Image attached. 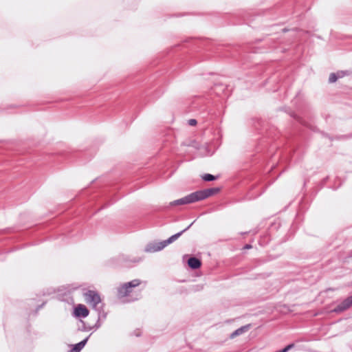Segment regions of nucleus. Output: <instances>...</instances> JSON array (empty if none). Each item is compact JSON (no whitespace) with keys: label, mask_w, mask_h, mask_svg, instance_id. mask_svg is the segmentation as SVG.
Segmentation results:
<instances>
[{"label":"nucleus","mask_w":352,"mask_h":352,"mask_svg":"<svg viewBox=\"0 0 352 352\" xmlns=\"http://www.w3.org/2000/svg\"><path fill=\"white\" fill-rule=\"evenodd\" d=\"M294 346V344H289L288 345H287L286 346H285L283 349H282L281 350L278 351H276V352H287L289 351L291 349H292L293 347Z\"/></svg>","instance_id":"dca6fc26"},{"label":"nucleus","mask_w":352,"mask_h":352,"mask_svg":"<svg viewBox=\"0 0 352 352\" xmlns=\"http://www.w3.org/2000/svg\"><path fill=\"white\" fill-rule=\"evenodd\" d=\"M245 249H250L252 248V245L250 244H246L244 247Z\"/></svg>","instance_id":"6ab92c4d"},{"label":"nucleus","mask_w":352,"mask_h":352,"mask_svg":"<svg viewBox=\"0 0 352 352\" xmlns=\"http://www.w3.org/2000/svg\"><path fill=\"white\" fill-rule=\"evenodd\" d=\"M118 263L126 267H131L132 264L138 263L142 261L140 257L131 256L129 255L120 254L116 257Z\"/></svg>","instance_id":"7ed1b4c3"},{"label":"nucleus","mask_w":352,"mask_h":352,"mask_svg":"<svg viewBox=\"0 0 352 352\" xmlns=\"http://www.w3.org/2000/svg\"><path fill=\"white\" fill-rule=\"evenodd\" d=\"M219 191V188H210L204 189L202 190H198L195 192V195L197 198V201H201L204 200L216 193H217Z\"/></svg>","instance_id":"39448f33"},{"label":"nucleus","mask_w":352,"mask_h":352,"mask_svg":"<svg viewBox=\"0 0 352 352\" xmlns=\"http://www.w3.org/2000/svg\"><path fill=\"white\" fill-rule=\"evenodd\" d=\"M249 328H250V324L243 326V327L237 329L236 330H235L234 332H232L230 337L232 338H234L236 336H239V335L243 333L244 332L247 331L249 329Z\"/></svg>","instance_id":"f8f14e48"},{"label":"nucleus","mask_w":352,"mask_h":352,"mask_svg":"<svg viewBox=\"0 0 352 352\" xmlns=\"http://www.w3.org/2000/svg\"><path fill=\"white\" fill-rule=\"evenodd\" d=\"M85 301L91 305L92 307L98 312H101L102 310V303L101 298L98 292L93 290H88L84 294Z\"/></svg>","instance_id":"f03ea898"},{"label":"nucleus","mask_w":352,"mask_h":352,"mask_svg":"<svg viewBox=\"0 0 352 352\" xmlns=\"http://www.w3.org/2000/svg\"><path fill=\"white\" fill-rule=\"evenodd\" d=\"M351 256H352V250H351Z\"/></svg>","instance_id":"412c9836"},{"label":"nucleus","mask_w":352,"mask_h":352,"mask_svg":"<svg viewBox=\"0 0 352 352\" xmlns=\"http://www.w3.org/2000/svg\"><path fill=\"white\" fill-rule=\"evenodd\" d=\"M194 222H192V223H190L187 228H186L185 229H184L183 230H182L181 232H178V233H176L173 235H172L171 236H170L168 239L166 240H164V241H162L165 247H166L168 245L173 243L174 241H175L177 239H179V236H182V234L183 233H184L186 231H187L190 227L193 224Z\"/></svg>","instance_id":"1a4fd4ad"},{"label":"nucleus","mask_w":352,"mask_h":352,"mask_svg":"<svg viewBox=\"0 0 352 352\" xmlns=\"http://www.w3.org/2000/svg\"><path fill=\"white\" fill-rule=\"evenodd\" d=\"M100 313H101V312H98V320H97V321H96V324H95L93 327H90V328H89V329H94L95 330H96V329H98V328H100V326H101V322H100Z\"/></svg>","instance_id":"4468645a"},{"label":"nucleus","mask_w":352,"mask_h":352,"mask_svg":"<svg viewBox=\"0 0 352 352\" xmlns=\"http://www.w3.org/2000/svg\"><path fill=\"white\" fill-rule=\"evenodd\" d=\"M188 123L190 126H195L197 123V121L195 119H190L188 120Z\"/></svg>","instance_id":"a211bd4d"},{"label":"nucleus","mask_w":352,"mask_h":352,"mask_svg":"<svg viewBox=\"0 0 352 352\" xmlns=\"http://www.w3.org/2000/svg\"><path fill=\"white\" fill-rule=\"evenodd\" d=\"M202 179L205 182H212L215 180L217 179V177L214 176L213 175L206 173L202 176Z\"/></svg>","instance_id":"ddd939ff"},{"label":"nucleus","mask_w":352,"mask_h":352,"mask_svg":"<svg viewBox=\"0 0 352 352\" xmlns=\"http://www.w3.org/2000/svg\"><path fill=\"white\" fill-rule=\"evenodd\" d=\"M91 335L85 338L84 340L80 341V342L75 344H69V346L72 347L69 352H80L81 350L85 347L86 344L88 342Z\"/></svg>","instance_id":"9d476101"},{"label":"nucleus","mask_w":352,"mask_h":352,"mask_svg":"<svg viewBox=\"0 0 352 352\" xmlns=\"http://www.w3.org/2000/svg\"><path fill=\"white\" fill-rule=\"evenodd\" d=\"M188 266L192 270L199 269L201 265V261L195 256H191L188 260Z\"/></svg>","instance_id":"9b49d317"},{"label":"nucleus","mask_w":352,"mask_h":352,"mask_svg":"<svg viewBox=\"0 0 352 352\" xmlns=\"http://www.w3.org/2000/svg\"><path fill=\"white\" fill-rule=\"evenodd\" d=\"M44 304H42L41 305L38 306V309L41 308L43 306Z\"/></svg>","instance_id":"aec40b11"},{"label":"nucleus","mask_w":352,"mask_h":352,"mask_svg":"<svg viewBox=\"0 0 352 352\" xmlns=\"http://www.w3.org/2000/svg\"><path fill=\"white\" fill-rule=\"evenodd\" d=\"M352 306V295L345 298L333 310L336 313L342 312Z\"/></svg>","instance_id":"423d86ee"},{"label":"nucleus","mask_w":352,"mask_h":352,"mask_svg":"<svg viewBox=\"0 0 352 352\" xmlns=\"http://www.w3.org/2000/svg\"><path fill=\"white\" fill-rule=\"evenodd\" d=\"M89 313V309L84 305L79 304L74 309V315L78 318H85Z\"/></svg>","instance_id":"6e6552de"},{"label":"nucleus","mask_w":352,"mask_h":352,"mask_svg":"<svg viewBox=\"0 0 352 352\" xmlns=\"http://www.w3.org/2000/svg\"><path fill=\"white\" fill-rule=\"evenodd\" d=\"M144 284L146 286V282H142L140 279H133L131 281L124 283L117 288V295L119 298L129 296L133 292V289Z\"/></svg>","instance_id":"f257e3e1"},{"label":"nucleus","mask_w":352,"mask_h":352,"mask_svg":"<svg viewBox=\"0 0 352 352\" xmlns=\"http://www.w3.org/2000/svg\"><path fill=\"white\" fill-rule=\"evenodd\" d=\"M198 201L197 198L195 195V192H192L181 199L175 200L170 203V206H179V205H184L192 204L194 202Z\"/></svg>","instance_id":"20e7f679"},{"label":"nucleus","mask_w":352,"mask_h":352,"mask_svg":"<svg viewBox=\"0 0 352 352\" xmlns=\"http://www.w3.org/2000/svg\"><path fill=\"white\" fill-rule=\"evenodd\" d=\"M165 248L162 241L157 243H149L145 247L146 252H155L163 250Z\"/></svg>","instance_id":"0eeeda50"},{"label":"nucleus","mask_w":352,"mask_h":352,"mask_svg":"<svg viewBox=\"0 0 352 352\" xmlns=\"http://www.w3.org/2000/svg\"><path fill=\"white\" fill-rule=\"evenodd\" d=\"M347 72L346 71H338L336 74H338V78L344 77L346 74Z\"/></svg>","instance_id":"f3484780"},{"label":"nucleus","mask_w":352,"mask_h":352,"mask_svg":"<svg viewBox=\"0 0 352 352\" xmlns=\"http://www.w3.org/2000/svg\"><path fill=\"white\" fill-rule=\"evenodd\" d=\"M338 79V74L336 73H331L329 78V82L330 83L335 82Z\"/></svg>","instance_id":"2eb2a0df"}]
</instances>
